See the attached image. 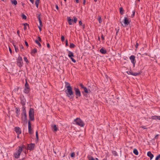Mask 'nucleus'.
I'll list each match as a JSON object with an SVG mask.
<instances>
[{
	"instance_id": "nucleus-63",
	"label": "nucleus",
	"mask_w": 160,
	"mask_h": 160,
	"mask_svg": "<svg viewBox=\"0 0 160 160\" xmlns=\"http://www.w3.org/2000/svg\"><path fill=\"white\" fill-rule=\"evenodd\" d=\"M96 160H98V158H96Z\"/></svg>"
},
{
	"instance_id": "nucleus-20",
	"label": "nucleus",
	"mask_w": 160,
	"mask_h": 160,
	"mask_svg": "<svg viewBox=\"0 0 160 160\" xmlns=\"http://www.w3.org/2000/svg\"><path fill=\"white\" fill-rule=\"evenodd\" d=\"M100 52L101 53L103 54H105L107 52L106 50L104 49L103 48H102L100 49Z\"/></svg>"
},
{
	"instance_id": "nucleus-62",
	"label": "nucleus",
	"mask_w": 160,
	"mask_h": 160,
	"mask_svg": "<svg viewBox=\"0 0 160 160\" xmlns=\"http://www.w3.org/2000/svg\"><path fill=\"white\" fill-rule=\"evenodd\" d=\"M94 2H96L97 1V0H94Z\"/></svg>"
},
{
	"instance_id": "nucleus-39",
	"label": "nucleus",
	"mask_w": 160,
	"mask_h": 160,
	"mask_svg": "<svg viewBox=\"0 0 160 160\" xmlns=\"http://www.w3.org/2000/svg\"><path fill=\"white\" fill-rule=\"evenodd\" d=\"M89 160H95V159L92 157H90L89 158Z\"/></svg>"
},
{
	"instance_id": "nucleus-5",
	"label": "nucleus",
	"mask_w": 160,
	"mask_h": 160,
	"mask_svg": "<svg viewBox=\"0 0 160 160\" xmlns=\"http://www.w3.org/2000/svg\"><path fill=\"white\" fill-rule=\"evenodd\" d=\"M30 88L29 86L26 81L24 86V92L25 93H28L30 91Z\"/></svg>"
},
{
	"instance_id": "nucleus-17",
	"label": "nucleus",
	"mask_w": 160,
	"mask_h": 160,
	"mask_svg": "<svg viewBox=\"0 0 160 160\" xmlns=\"http://www.w3.org/2000/svg\"><path fill=\"white\" fill-rule=\"evenodd\" d=\"M147 156L150 158L151 160L154 157L153 154H152L150 151L148 152Z\"/></svg>"
},
{
	"instance_id": "nucleus-46",
	"label": "nucleus",
	"mask_w": 160,
	"mask_h": 160,
	"mask_svg": "<svg viewBox=\"0 0 160 160\" xmlns=\"http://www.w3.org/2000/svg\"><path fill=\"white\" fill-rule=\"evenodd\" d=\"M159 158H160L159 157L158 155L156 158L155 160H158Z\"/></svg>"
},
{
	"instance_id": "nucleus-29",
	"label": "nucleus",
	"mask_w": 160,
	"mask_h": 160,
	"mask_svg": "<svg viewBox=\"0 0 160 160\" xmlns=\"http://www.w3.org/2000/svg\"><path fill=\"white\" fill-rule=\"evenodd\" d=\"M22 18L24 19H27V17L24 14H23L22 15Z\"/></svg>"
},
{
	"instance_id": "nucleus-53",
	"label": "nucleus",
	"mask_w": 160,
	"mask_h": 160,
	"mask_svg": "<svg viewBox=\"0 0 160 160\" xmlns=\"http://www.w3.org/2000/svg\"><path fill=\"white\" fill-rule=\"evenodd\" d=\"M41 27H41L40 26H38V28L40 30V31H41Z\"/></svg>"
},
{
	"instance_id": "nucleus-60",
	"label": "nucleus",
	"mask_w": 160,
	"mask_h": 160,
	"mask_svg": "<svg viewBox=\"0 0 160 160\" xmlns=\"http://www.w3.org/2000/svg\"><path fill=\"white\" fill-rule=\"evenodd\" d=\"M85 0H84V2H83V4H85Z\"/></svg>"
},
{
	"instance_id": "nucleus-2",
	"label": "nucleus",
	"mask_w": 160,
	"mask_h": 160,
	"mask_svg": "<svg viewBox=\"0 0 160 160\" xmlns=\"http://www.w3.org/2000/svg\"><path fill=\"white\" fill-rule=\"evenodd\" d=\"M16 150V152L13 154V156L16 158H19L20 155L22 151V148L19 146L18 147V148Z\"/></svg>"
},
{
	"instance_id": "nucleus-42",
	"label": "nucleus",
	"mask_w": 160,
	"mask_h": 160,
	"mask_svg": "<svg viewBox=\"0 0 160 160\" xmlns=\"http://www.w3.org/2000/svg\"><path fill=\"white\" fill-rule=\"evenodd\" d=\"M40 25L39 26H40L41 27H42V22L41 20H40V21L39 22Z\"/></svg>"
},
{
	"instance_id": "nucleus-50",
	"label": "nucleus",
	"mask_w": 160,
	"mask_h": 160,
	"mask_svg": "<svg viewBox=\"0 0 160 160\" xmlns=\"http://www.w3.org/2000/svg\"><path fill=\"white\" fill-rule=\"evenodd\" d=\"M25 44L27 46V47L28 46V44L27 42H26V41L25 42Z\"/></svg>"
},
{
	"instance_id": "nucleus-33",
	"label": "nucleus",
	"mask_w": 160,
	"mask_h": 160,
	"mask_svg": "<svg viewBox=\"0 0 160 160\" xmlns=\"http://www.w3.org/2000/svg\"><path fill=\"white\" fill-rule=\"evenodd\" d=\"M123 8L122 7L121 8H120V13L122 15L123 14Z\"/></svg>"
},
{
	"instance_id": "nucleus-16",
	"label": "nucleus",
	"mask_w": 160,
	"mask_h": 160,
	"mask_svg": "<svg viewBox=\"0 0 160 160\" xmlns=\"http://www.w3.org/2000/svg\"><path fill=\"white\" fill-rule=\"evenodd\" d=\"M67 20L69 25H72V24L73 23V20L72 19L69 17L67 18Z\"/></svg>"
},
{
	"instance_id": "nucleus-35",
	"label": "nucleus",
	"mask_w": 160,
	"mask_h": 160,
	"mask_svg": "<svg viewBox=\"0 0 160 160\" xmlns=\"http://www.w3.org/2000/svg\"><path fill=\"white\" fill-rule=\"evenodd\" d=\"M23 59H24V61L25 62H26L28 63V59L26 57H24Z\"/></svg>"
},
{
	"instance_id": "nucleus-22",
	"label": "nucleus",
	"mask_w": 160,
	"mask_h": 160,
	"mask_svg": "<svg viewBox=\"0 0 160 160\" xmlns=\"http://www.w3.org/2000/svg\"><path fill=\"white\" fill-rule=\"evenodd\" d=\"M11 2L12 4H14V5H16L17 4V2L16 0H11Z\"/></svg>"
},
{
	"instance_id": "nucleus-56",
	"label": "nucleus",
	"mask_w": 160,
	"mask_h": 160,
	"mask_svg": "<svg viewBox=\"0 0 160 160\" xmlns=\"http://www.w3.org/2000/svg\"><path fill=\"white\" fill-rule=\"evenodd\" d=\"M21 48L22 49H23V47L22 45H21Z\"/></svg>"
},
{
	"instance_id": "nucleus-28",
	"label": "nucleus",
	"mask_w": 160,
	"mask_h": 160,
	"mask_svg": "<svg viewBox=\"0 0 160 160\" xmlns=\"http://www.w3.org/2000/svg\"><path fill=\"white\" fill-rule=\"evenodd\" d=\"M75 45L72 43H71L70 45V48H73L75 47Z\"/></svg>"
},
{
	"instance_id": "nucleus-38",
	"label": "nucleus",
	"mask_w": 160,
	"mask_h": 160,
	"mask_svg": "<svg viewBox=\"0 0 160 160\" xmlns=\"http://www.w3.org/2000/svg\"><path fill=\"white\" fill-rule=\"evenodd\" d=\"M135 14V11H132V14L131 16V17L132 18L133 17H134V16Z\"/></svg>"
},
{
	"instance_id": "nucleus-36",
	"label": "nucleus",
	"mask_w": 160,
	"mask_h": 160,
	"mask_svg": "<svg viewBox=\"0 0 160 160\" xmlns=\"http://www.w3.org/2000/svg\"><path fill=\"white\" fill-rule=\"evenodd\" d=\"M70 59H71L72 62L74 63L76 62V61L73 58V57L70 58Z\"/></svg>"
},
{
	"instance_id": "nucleus-9",
	"label": "nucleus",
	"mask_w": 160,
	"mask_h": 160,
	"mask_svg": "<svg viewBox=\"0 0 160 160\" xmlns=\"http://www.w3.org/2000/svg\"><path fill=\"white\" fill-rule=\"evenodd\" d=\"M74 90L75 92L76 95L78 97H80L81 96V94L79 90L76 88H74Z\"/></svg>"
},
{
	"instance_id": "nucleus-12",
	"label": "nucleus",
	"mask_w": 160,
	"mask_h": 160,
	"mask_svg": "<svg viewBox=\"0 0 160 160\" xmlns=\"http://www.w3.org/2000/svg\"><path fill=\"white\" fill-rule=\"evenodd\" d=\"M129 23V21L127 18L125 17L124 18V24L125 26H126Z\"/></svg>"
},
{
	"instance_id": "nucleus-48",
	"label": "nucleus",
	"mask_w": 160,
	"mask_h": 160,
	"mask_svg": "<svg viewBox=\"0 0 160 160\" xmlns=\"http://www.w3.org/2000/svg\"><path fill=\"white\" fill-rule=\"evenodd\" d=\"M30 2L32 3L33 4L34 3V0H29Z\"/></svg>"
},
{
	"instance_id": "nucleus-27",
	"label": "nucleus",
	"mask_w": 160,
	"mask_h": 160,
	"mask_svg": "<svg viewBox=\"0 0 160 160\" xmlns=\"http://www.w3.org/2000/svg\"><path fill=\"white\" fill-rule=\"evenodd\" d=\"M23 25L24 26V30H27V26H28V24L27 23H24Z\"/></svg>"
},
{
	"instance_id": "nucleus-15",
	"label": "nucleus",
	"mask_w": 160,
	"mask_h": 160,
	"mask_svg": "<svg viewBox=\"0 0 160 160\" xmlns=\"http://www.w3.org/2000/svg\"><path fill=\"white\" fill-rule=\"evenodd\" d=\"M51 127L52 130L56 132L58 129L56 125H52Z\"/></svg>"
},
{
	"instance_id": "nucleus-55",
	"label": "nucleus",
	"mask_w": 160,
	"mask_h": 160,
	"mask_svg": "<svg viewBox=\"0 0 160 160\" xmlns=\"http://www.w3.org/2000/svg\"><path fill=\"white\" fill-rule=\"evenodd\" d=\"M101 38L103 40L104 39V38L103 36H102Z\"/></svg>"
},
{
	"instance_id": "nucleus-47",
	"label": "nucleus",
	"mask_w": 160,
	"mask_h": 160,
	"mask_svg": "<svg viewBox=\"0 0 160 160\" xmlns=\"http://www.w3.org/2000/svg\"><path fill=\"white\" fill-rule=\"evenodd\" d=\"M79 23L80 25H81L82 24V22L81 21H79Z\"/></svg>"
},
{
	"instance_id": "nucleus-32",
	"label": "nucleus",
	"mask_w": 160,
	"mask_h": 160,
	"mask_svg": "<svg viewBox=\"0 0 160 160\" xmlns=\"http://www.w3.org/2000/svg\"><path fill=\"white\" fill-rule=\"evenodd\" d=\"M98 20L99 23H100L102 22V19L101 17H99L98 18Z\"/></svg>"
},
{
	"instance_id": "nucleus-4",
	"label": "nucleus",
	"mask_w": 160,
	"mask_h": 160,
	"mask_svg": "<svg viewBox=\"0 0 160 160\" xmlns=\"http://www.w3.org/2000/svg\"><path fill=\"white\" fill-rule=\"evenodd\" d=\"M29 115L30 120L33 121L34 120V111L33 108H31L30 109L29 112Z\"/></svg>"
},
{
	"instance_id": "nucleus-52",
	"label": "nucleus",
	"mask_w": 160,
	"mask_h": 160,
	"mask_svg": "<svg viewBox=\"0 0 160 160\" xmlns=\"http://www.w3.org/2000/svg\"><path fill=\"white\" fill-rule=\"evenodd\" d=\"M56 8L57 9V10H58V9H59V8H58V6L57 5H56Z\"/></svg>"
},
{
	"instance_id": "nucleus-8",
	"label": "nucleus",
	"mask_w": 160,
	"mask_h": 160,
	"mask_svg": "<svg viewBox=\"0 0 160 160\" xmlns=\"http://www.w3.org/2000/svg\"><path fill=\"white\" fill-rule=\"evenodd\" d=\"M83 89V91L82 92V93L83 94H84V93L88 94L90 93L91 92V90L90 88H89V87L87 88L85 87Z\"/></svg>"
},
{
	"instance_id": "nucleus-18",
	"label": "nucleus",
	"mask_w": 160,
	"mask_h": 160,
	"mask_svg": "<svg viewBox=\"0 0 160 160\" xmlns=\"http://www.w3.org/2000/svg\"><path fill=\"white\" fill-rule=\"evenodd\" d=\"M152 119L160 120V116H152L151 118Z\"/></svg>"
},
{
	"instance_id": "nucleus-7",
	"label": "nucleus",
	"mask_w": 160,
	"mask_h": 160,
	"mask_svg": "<svg viewBox=\"0 0 160 160\" xmlns=\"http://www.w3.org/2000/svg\"><path fill=\"white\" fill-rule=\"evenodd\" d=\"M17 64L19 67H21L23 64V62L22 58L19 55L17 60Z\"/></svg>"
},
{
	"instance_id": "nucleus-44",
	"label": "nucleus",
	"mask_w": 160,
	"mask_h": 160,
	"mask_svg": "<svg viewBox=\"0 0 160 160\" xmlns=\"http://www.w3.org/2000/svg\"><path fill=\"white\" fill-rule=\"evenodd\" d=\"M38 41L39 42H41L42 40H41V38H40V37H38Z\"/></svg>"
},
{
	"instance_id": "nucleus-57",
	"label": "nucleus",
	"mask_w": 160,
	"mask_h": 160,
	"mask_svg": "<svg viewBox=\"0 0 160 160\" xmlns=\"http://www.w3.org/2000/svg\"><path fill=\"white\" fill-rule=\"evenodd\" d=\"M21 147L22 148V149L25 148V146L24 145H23L22 147Z\"/></svg>"
},
{
	"instance_id": "nucleus-6",
	"label": "nucleus",
	"mask_w": 160,
	"mask_h": 160,
	"mask_svg": "<svg viewBox=\"0 0 160 160\" xmlns=\"http://www.w3.org/2000/svg\"><path fill=\"white\" fill-rule=\"evenodd\" d=\"M22 120L25 121L27 120V115L25 109L24 108H23L22 109Z\"/></svg>"
},
{
	"instance_id": "nucleus-41",
	"label": "nucleus",
	"mask_w": 160,
	"mask_h": 160,
	"mask_svg": "<svg viewBox=\"0 0 160 160\" xmlns=\"http://www.w3.org/2000/svg\"><path fill=\"white\" fill-rule=\"evenodd\" d=\"M36 137L37 139V140H38V131H36Z\"/></svg>"
},
{
	"instance_id": "nucleus-25",
	"label": "nucleus",
	"mask_w": 160,
	"mask_h": 160,
	"mask_svg": "<svg viewBox=\"0 0 160 160\" xmlns=\"http://www.w3.org/2000/svg\"><path fill=\"white\" fill-rule=\"evenodd\" d=\"M140 72H139V73H131V74L132 75H133V76H138V75H140Z\"/></svg>"
},
{
	"instance_id": "nucleus-10",
	"label": "nucleus",
	"mask_w": 160,
	"mask_h": 160,
	"mask_svg": "<svg viewBox=\"0 0 160 160\" xmlns=\"http://www.w3.org/2000/svg\"><path fill=\"white\" fill-rule=\"evenodd\" d=\"M129 59L132 63L133 64L134 66L135 63H136V61L135 60V57L134 55H131Z\"/></svg>"
},
{
	"instance_id": "nucleus-3",
	"label": "nucleus",
	"mask_w": 160,
	"mask_h": 160,
	"mask_svg": "<svg viewBox=\"0 0 160 160\" xmlns=\"http://www.w3.org/2000/svg\"><path fill=\"white\" fill-rule=\"evenodd\" d=\"M74 123L76 124L81 127H83L85 125L84 123L79 118H77L74 120Z\"/></svg>"
},
{
	"instance_id": "nucleus-34",
	"label": "nucleus",
	"mask_w": 160,
	"mask_h": 160,
	"mask_svg": "<svg viewBox=\"0 0 160 160\" xmlns=\"http://www.w3.org/2000/svg\"><path fill=\"white\" fill-rule=\"evenodd\" d=\"M16 116H17V117H18L19 115L20 114V113L19 112V111L17 109L16 111Z\"/></svg>"
},
{
	"instance_id": "nucleus-1",
	"label": "nucleus",
	"mask_w": 160,
	"mask_h": 160,
	"mask_svg": "<svg viewBox=\"0 0 160 160\" xmlns=\"http://www.w3.org/2000/svg\"><path fill=\"white\" fill-rule=\"evenodd\" d=\"M65 87L67 88L65 91L66 96L70 99H72L74 97V93L70 84L67 82H65Z\"/></svg>"
},
{
	"instance_id": "nucleus-43",
	"label": "nucleus",
	"mask_w": 160,
	"mask_h": 160,
	"mask_svg": "<svg viewBox=\"0 0 160 160\" xmlns=\"http://www.w3.org/2000/svg\"><path fill=\"white\" fill-rule=\"evenodd\" d=\"M68 41L67 40H66V46H68Z\"/></svg>"
},
{
	"instance_id": "nucleus-59",
	"label": "nucleus",
	"mask_w": 160,
	"mask_h": 160,
	"mask_svg": "<svg viewBox=\"0 0 160 160\" xmlns=\"http://www.w3.org/2000/svg\"><path fill=\"white\" fill-rule=\"evenodd\" d=\"M142 128L144 129H145V127L144 126L142 127Z\"/></svg>"
},
{
	"instance_id": "nucleus-19",
	"label": "nucleus",
	"mask_w": 160,
	"mask_h": 160,
	"mask_svg": "<svg viewBox=\"0 0 160 160\" xmlns=\"http://www.w3.org/2000/svg\"><path fill=\"white\" fill-rule=\"evenodd\" d=\"M68 56L69 57L71 58V57H74V56L73 53L72 52H71L70 51H69L68 50Z\"/></svg>"
},
{
	"instance_id": "nucleus-58",
	"label": "nucleus",
	"mask_w": 160,
	"mask_h": 160,
	"mask_svg": "<svg viewBox=\"0 0 160 160\" xmlns=\"http://www.w3.org/2000/svg\"><path fill=\"white\" fill-rule=\"evenodd\" d=\"M38 20H39V22L40 21V20H41L40 19V18L39 17H38Z\"/></svg>"
},
{
	"instance_id": "nucleus-24",
	"label": "nucleus",
	"mask_w": 160,
	"mask_h": 160,
	"mask_svg": "<svg viewBox=\"0 0 160 160\" xmlns=\"http://www.w3.org/2000/svg\"><path fill=\"white\" fill-rule=\"evenodd\" d=\"M35 42L38 45V46L40 47H41V44L40 43V42H39L38 40H36L35 41Z\"/></svg>"
},
{
	"instance_id": "nucleus-49",
	"label": "nucleus",
	"mask_w": 160,
	"mask_h": 160,
	"mask_svg": "<svg viewBox=\"0 0 160 160\" xmlns=\"http://www.w3.org/2000/svg\"><path fill=\"white\" fill-rule=\"evenodd\" d=\"M9 51L11 54L12 53V51L10 48H9Z\"/></svg>"
},
{
	"instance_id": "nucleus-11",
	"label": "nucleus",
	"mask_w": 160,
	"mask_h": 160,
	"mask_svg": "<svg viewBox=\"0 0 160 160\" xmlns=\"http://www.w3.org/2000/svg\"><path fill=\"white\" fill-rule=\"evenodd\" d=\"M15 131L18 135L21 133V130L20 128L18 127H16L14 128Z\"/></svg>"
},
{
	"instance_id": "nucleus-23",
	"label": "nucleus",
	"mask_w": 160,
	"mask_h": 160,
	"mask_svg": "<svg viewBox=\"0 0 160 160\" xmlns=\"http://www.w3.org/2000/svg\"><path fill=\"white\" fill-rule=\"evenodd\" d=\"M133 152L136 155H138V151L136 149L133 150Z\"/></svg>"
},
{
	"instance_id": "nucleus-26",
	"label": "nucleus",
	"mask_w": 160,
	"mask_h": 160,
	"mask_svg": "<svg viewBox=\"0 0 160 160\" xmlns=\"http://www.w3.org/2000/svg\"><path fill=\"white\" fill-rule=\"evenodd\" d=\"M37 52V49L36 48H34L32 49L31 51L32 54H35Z\"/></svg>"
},
{
	"instance_id": "nucleus-14",
	"label": "nucleus",
	"mask_w": 160,
	"mask_h": 160,
	"mask_svg": "<svg viewBox=\"0 0 160 160\" xmlns=\"http://www.w3.org/2000/svg\"><path fill=\"white\" fill-rule=\"evenodd\" d=\"M28 128L29 133L31 134L32 133V130L31 129V126L30 122L29 121L28 122Z\"/></svg>"
},
{
	"instance_id": "nucleus-21",
	"label": "nucleus",
	"mask_w": 160,
	"mask_h": 160,
	"mask_svg": "<svg viewBox=\"0 0 160 160\" xmlns=\"http://www.w3.org/2000/svg\"><path fill=\"white\" fill-rule=\"evenodd\" d=\"M40 0H36L35 2V4L36 7L38 8V5L39 3Z\"/></svg>"
},
{
	"instance_id": "nucleus-64",
	"label": "nucleus",
	"mask_w": 160,
	"mask_h": 160,
	"mask_svg": "<svg viewBox=\"0 0 160 160\" xmlns=\"http://www.w3.org/2000/svg\"><path fill=\"white\" fill-rule=\"evenodd\" d=\"M158 156L160 158V154L159 155H158Z\"/></svg>"
},
{
	"instance_id": "nucleus-13",
	"label": "nucleus",
	"mask_w": 160,
	"mask_h": 160,
	"mask_svg": "<svg viewBox=\"0 0 160 160\" xmlns=\"http://www.w3.org/2000/svg\"><path fill=\"white\" fill-rule=\"evenodd\" d=\"M34 147L35 145L34 144H31L28 145L27 148L28 149L32 150L34 148Z\"/></svg>"
},
{
	"instance_id": "nucleus-54",
	"label": "nucleus",
	"mask_w": 160,
	"mask_h": 160,
	"mask_svg": "<svg viewBox=\"0 0 160 160\" xmlns=\"http://www.w3.org/2000/svg\"><path fill=\"white\" fill-rule=\"evenodd\" d=\"M76 2L77 3H78L79 2V0H75Z\"/></svg>"
},
{
	"instance_id": "nucleus-37",
	"label": "nucleus",
	"mask_w": 160,
	"mask_h": 160,
	"mask_svg": "<svg viewBox=\"0 0 160 160\" xmlns=\"http://www.w3.org/2000/svg\"><path fill=\"white\" fill-rule=\"evenodd\" d=\"M80 87H81V88L82 89H83L85 87H84L82 84L81 83L80 84Z\"/></svg>"
},
{
	"instance_id": "nucleus-51",
	"label": "nucleus",
	"mask_w": 160,
	"mask_h": 160,
	"mask_svg": "<svg viewBox=\"0 0 160 160\" xmlns=\"http://www.w3.org/2000/svg\"><path fill=\"white\" fill-rule=\"evenodd\" d=\"M47 46L48 48H50V45L48 43H47Z\"/></svg>"
},
{
	"instance_id": "nucleus-31",
	"label": "nucleus",
	"mask_w": 160,
	"mask_h": 160,
	"mask_svg": "<svg viewBox=\"0 0 160 160\" xmlns=\"http://www.w3.org/2000/svg\"><path fill=\"white\" fill-rule=\"evenodd\" d=\"M75 153L74 152H73L71 153V157L74 158V157H75Z\"/></svg>"
},
{
	"instance_id": "nucleus-61",
	"label": "nucleus",
	"mask_w": 160,
	"mask_h": 160,
	"mask_svg": "<svg viewBox=\"0 0 160 160\" xmlns=\"http://www.w3.org/2000/svg\"><path fill=\"white\" fill-rule=\"evenodd\" d=\"M17 33L18 34H19V31H18L17 32Z\"/></svg>"
},
{
	"instance_id": "nucleus-40",
	"label": "nucleus",
	"mask_w": 160,
	"mask_h": 160,
	"mask_svg": "<svg viewBox=\"0 0 160 160\" xmlns=\"http://www.w3.org/2000/svg\"><path fill=\"white\" fill-rule=\"evenodd\" d=\"M61 39L62 41H63L65 40V38L63 36H62L61 37Z\"/></svg>"
},
{
	"instance_id": "nucleus-45",
	"label": "nucleus",
	"mask_w": 160,
	"mask_h": 160,
	"mask_svg": "<svg viewBox=\"0 0 160 160\" xmlns=\"http://www.w3.org/2000/svg\"><path fill=\"white\" fill-rule=\"evenodd\" d=\"M14 47H15V50L16 52H17L18 51V48H17L15 46H14Z\"/></svg>"
},
{
	"instance_id": "nucleus-30",
	"label": "nucleus",
	"mask_w": 160,
	"mask_h": 160,
	"mask_svg": "<svg viewBox=\"0 0 160 160\" xmlns=\"http://www.w3.org/2000/svg\"><path fill=\"white\" fill-rule=\"evenodd\" d=\"M74 20H73V22L74 23H76L78 19L76 17H74Z\"/></svg>"
}]
</instances>
